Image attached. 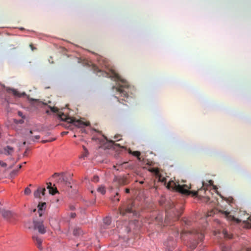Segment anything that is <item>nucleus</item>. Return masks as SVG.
I'll use <instances>...</instances> for the list:
<instances>
[{"mask_svg":"<svg viewBox=\"0 0 251 251\" xmlns=\"http://www.w3.org/2000/svg\"><path fill=\"white\" fill-rule=\"evenodd\" d=\"M49 115L53 114V116L57 118L61 121H64L69 124H72L78 128H83L86 126H89L90 124L89 122H84V118L71 116L68 114L63 113L61 111H46Z\"/></svg>","mask_w":251,"mask_h":251,"instance_id":"nucleus-1","label":"nucleus"},{"mask_svg":"<svg viewBox=\"0 0 251 251\" xmlns=\"http://www.w3.org/2000/svg\"><path fill=\"white\" fill-rule=\"evenodd\" d=\"M110 72V75L106 73V76L116 79L118 80L116 87V90L121 94V97L126 99V100L122 99L121 100L129 103L131 101L132 98L128 96L129 90L131 89L128 83L126 80L121 79L119 75L115 71L111 70Z\"/></svg>","mask_w":251,"mask_h":251,"instance_id":"nucleus-2","label":"nucleus"},{"mask_svg":"<svg viewBox=\"0 0 251 251\" xmlns=\"http://www.w3.org/2000/svg\"><path fill=\"white\" fill-rule=\"evenodd\" d=\"M167 187L169 189L172 188L177 192L186 195H189L191 194H192L194 196H197L198 195L197 191H188L187 189L182 188V187L181 186V185H180L179 184H176L173 181H170L168 183Z\"/></svg>","mask_w":251,"mask_h":251,"instance_id":"nucleus-3","label":"nucleus"},{"mask_svg":"<svg viewBox=\"0 0 251 251\" xmlns=\"http://www.w3.org/2000/svg\"><path fill=\"white\" fill-rule=\"evenodd\" d=\"M52 177H57L56 180V183L61 184H68V183L70 184V182L68 181V179L67 177L65 176V174L63 173L61 174H59L57 173H55L52 176Z\"/></svg>","mask_w":251,"mask_h":251,"instance_id":"nucleus-4","label":"nucleus"},{"mask_svg":"<svg viewBox=\"0 0 251 251\" xmlns=\"http://www.w3.org/2000/svg\"><path fill=\"white\" fill-rule=\"evenodd\" d=\"M2 217L10 222H13L15 220L16 214L10 211L3 210L1 211Z\"/></svg>","mask_w":251,"mask_h":251,"instance_id":"nucleus-5","label":"nucleus"},{"mask_svg":"<svg viewBox=\"0 0 251 251\" xmlns=\"http://www.w3.org/2000/svg\"><path fill=\"white\" fill-rule=\"evenodd\" d=\"M34 227L35 229H38V231L41 234H44L46 232V230L43 225V222L42 221H34Z\"/></svg>","mask_w":251,"mask_h":251,"instance_id":"nucleus-6","label":"nucleus"},{"mask_svg":"<svg viewBox=\"0 0 251 251\" xmlns=\"http://www.w3.org/2000/svg\"><path fill=\"white\" fill-rule=\"evenodd\" d=\"M173 212V216H169L168 213H167V215H166L165 217V221L166 222H167L170 219H172L173 221L177 220L179 217L180 216L181 214L182 213V210L181 211H176V212Z\"/></svg>","mask_w":251,"mask_h":251,"instance_id":"nucleus-7","label":"nucleus"},{"mask_svg":"<svg viewBox=\"0 0 251 251\" xmlns=\"http://www.w3.org/2000/svg\"><path fill=\"white\" fill-rule=\"evenodd\" d=\"M134 204L133 202L129 204L125 210L120 209V213L122 215H125L126 213L134 214L135 209L134 208Z\"/></svg>","mask_w":251,"mask_h":251,"instance_id":"nucleus-8","label":"nucleus"},{"mask_svg":"<svg viewBox=\"0 0 251 251\" xmlns=\"http://www.w3.org/2000/svg\"><path fill=\"white\" fill-rule=\"evenodd\" d=\"M13 121L14 124L12 125V128L17 132L20 131L22 129V127L19 126V125L24 123L23 120H17L16 119H14Z\"/></svg>","mask_w":251,"mask_h":251,"instance_id":"nucleus-9","label":"nucleus"},{"mask_svg":"<svg viewBox=\"0 0 251 251\" xmlns=\"http://www.w3.org/2000/svg\"><path fill=\"white\" fill-rule=\"evenodd\" d=\"M188 233L190 234H193L196 238H198L200 241H202L203 237V233H202L201 231L200 232L199 231H198L197 230H194L193 231H189Z\"/></svg>","mask_w":251,"mask_h":251,"instance_id":"nucleus-10","label":"nucleus"},{"mask_svg":"<svg viewBox=\"0 0 251 251\" xmlns=\"http://www.w3.org/2000/svg\"><path fill=\"white\" fill-rule=\"evenodd\" d=\"M6 91L8 93H12L14 96L17 97H21L22 96L25 95V93L24 92L21 94L18 91L14 89L7 88Z\"/></svg>","mask_w":251,"mask_h":251,"instance_id":"nucleus-11","label":"nucleus"},{"mask_svg":"<svg viewBox=\"0 0 251 251\" xmlns=\"http://www.w3.org/2000/svg\"><path fill=\"white\" fill-rule=\"evenodd\" d=\"M32 239H33L34 243L37 246V247L38 248V249H39L40 250H42V239L36 235L33 236Z\"/></svg>","mask_w":251,"mask_h":251,"instance_id":"nucleus-12","label":"nucleus"},{"mask_svg":"<svg viewBox=\"0 0 251 251\" xmlns=\"http://www.w3.org/2000/svg\"><path fill=\"white\" fill-rule=\"evenodd\" d=\"M165 245L167 247L166 251H172L174 248L175 242L171 240H169L165 243Z\"/></svg>","mask_w":251,"mask_h":251,"instance_id":"nucleus-13","label":"nucleus"},{"mask_svg":"<svg viewBox=\"0 0 251 251\" xmlns=\"http://www.w3.org/2000/svg\"><path fill=\"white\" fill-rule=\"evenodd\" d=\"M14 152V149L9 146H7L3 149V153L6 155H11Z\"/></svg>","mask_w":251,"mask_h":251,"instance_id":"nucleus-14","label":"nucleus"},{"mask_svg":"<svg viewBox=\"0 0 251 251\" xmlns=\"http://www.w3.org/2000/svg\"><path fill=\"white\" fill-rule=\"evenodd\" d=\"M32 100L34 101V103L36 104L37 105L40 106L41 108H45V106L47 105L46 103H45L37 99H32Z\"/></svg>","mask_w":251,"mask_h":251,"instance_id":"nucleus-15","label":"nucleus"},{"mask_svg":"<svg viewBox=\"0 0 251 251\" xmlns=\"http://www.w3.org/2000/svg\"><path fill=\"white\" fill-rule=\"evenodd\" d=\"M47 184L48 185L47 189H48L49 190V192L50 194H51V195H54L55 194L58 193V191L56 187L55 188V189H54L55 190V191L54 192L52 191V190H54V189H53V187L51 186L52 184L51 182H48V183H47Z\"/></svg>","mask_w":251,"mask_h":251,"instance_id":"nucleus-16","label":"nucleus"},{"mask_svg":"<svg viewBox=\"0 0 251 251\" xmlns=\"http://www.w3.org/2000/svg\"><path fill=\"white\" fill-rule=\"evenodd\" d=\"M118 182L120 185H125L128 183L129 181L126 177H122L118 179Z\"/></svg>","mask_w":251,"mask_h":251,"instance_id":"nucleus-17","label":"nucleus"},{"mask_svg":"<svg viewBox=\"0 0 251 251\" xmlns=\"http://www.w3.org/2000/svg\"><path fill=\"white\" fill-rule=\"evenodd\" d=\"M82 234L81 229L79 227H75L74 229L73 234L74 236H77Z\"/></svg>","mask_w":251,"mask_h":251,"instance_id":"nucleus-18","label":"nucleus"},{"mask_svg":"<svg viewBox=\"0 0 251 251\" xmlns=\"http://www.w3.org/2000/svg\"><path fill=\"white\" fill-rule=\"evenodd\" d=\"M221 212L224 214L226 218H227L228 220H232L234 219V218L230 215V213L227 211H221Z\"/></svg>","mask_w":251,"mask_h":251,"instance_id":"nucleus-19","label":"nucleus"},{"mask_svg":"<svg viewBox=\"0 0 251 251\" xmlns=\"http://www.w3.org/2000/svg\"><path fill=\"white\" fill-rule=\"evenodd\" d=\"M18 115L19 116L21 117L22 118L21 119H23L24 121V120H27L28 117L25 116V115L24 114V113L21 111H18Z\"/></svg>","mask_w":251,"mask_h":251,"instance_id":"nucleus-20","label":"nucleus"},{"mask_svg":"<svg viewBox=\"0 0 251 251\" xmlns=\"http://www.w3.org/2000/svg\"><path fill=\"white\" fill-rule=\"evenodd\" d=\"M41 192V188H38V189L34 192V195L35 198H40Z\"/></svg>","mask_w":251,"mask_h":251,"instance_id":"nucleus-21","label":"nucleus"},{"mask_svg":"<svg viewBox=\"0 0 251 251\" xmlns=\"http://www.w3.org/2000/svg\"><path fill=\"white\" fill-rule=\"evenodd\" d=\"M111 222V218L108 217H106L103 219L104 224L107 226L109 225L110 224Z\"/></svg>","mask_w":251,"mask_h":251,"instance_id":"nucleus-22","label":"nucleus"},{"mask_svg":"<svg viewBox=\"0 0 251 251\" xmlns=\"http://www.w3.org/2000/svg\"><path fill=\"white\" fill-rule=\"evenodd\" d=\"M98 192L100 193L102 195L104 194L105 193V189L104 186H101L99 187L97 189Z\"/></svg>","mask_w":251,"mask_h":251,"instance_id":"nucleus-23","label":"nucleus"},{"mask_svg":"<svg viewBox=\"0 0 251 251\" xmlns=\"http://www.w3.org/2000/svg\"><path fill=\"white\" fill-rule=\"evenodd\" d=\"M83 149L84 150V153L80 156V157H79L80 158H84L85 157H86L88 155V150L86 149V148L85 147H83Z\"/></svg>","mask_w":251,"mask_h":251,"instance_id":"nucleus-24","label":"nucleus"},{"mask_svg":"<svg viewBox=\"0 0 251 251\" xmlns=\"http://www.w3.org/2000/svg\"><path fill=\"white\" fill-rule=\"evenodd\" d=\"M105 139L108 142H109L112 146L114 147V148H115V146H118V147H121V146H120L119 144H115L113 140H108L106 138H105Z\"/></svg>","mask_w":251,"mask_h":251,"instance_id":"nucleus-25","label":"nucleus"},{"mask_svg":"<svg viewBox=\"0 0 251 251\" xmlns=\"http://www.w3.org/2000/svg\"><path fill=\"white\" fill-rule=\"evenodd\" d=\"M197 245V243L196 242V241H195V242H191L190 243L189 246L190 248H191L192 250H193V249H194L195 248H196Z\"/></svg>","mask_w":251,"mask_h":251,"instance_id":"nucleus-26","label":"nucleus"},{"mask_svg":"<svg viewBox=\"0 0 251 251\" xmlns=\"http://www.w3.org/2000/svg\"><path fill=\"white\" fill-rule=\"evenodd\" d=\"M222 251H232L229 247L226 246H223L222 247Z\"/></svg>","mask_w":251,"mask_h":251,"instance_id":"nucleus-27","label":"nucleus"},{"mask_svg":"<svg viewBox=\"0 0 251 251\" xmlns=\"http://www.w3.org/2000/svg\"><path fill=\"white\" fill-rule=\"evenodd\" d=\"M132 154L134 155V156H137L139 160H140V155L141 154L140 153V152L138 151H133Z\"/></svg>","mask_w":251,"mask_h":251,"instance_id":"nucleus-28","label":"nucleus"},{"mask_svg":"<svg viewBox=\"0 0 251 251\" xmlns=\"http://www.w3.org/2000/svg\"><path fill=\"white\" fill-rule=\"evenodd\" d=\"M223 233L224 234L225 237H226V238H228V239H230V238H232L231 235L229 234L228 233V232L226 231L225 230L223 231Z\"/></svg>","mask_w":251,"mask_h":251,"instance_id":"nucleus-29","label":"nucleus"},{"mask_svg":"<svg viewBox=\"0 0 251 251\" xmlns=\"http://www.w3.org/2000/svg\"><path fill=\"white\" fill-rule=\"evenodd\" d=\"M18 170H13L12 171L10 174V176L11 177H13L14 176L16 175L17 174V172H18Z\"/></svg>","mask_w":251,"mask_h":251,"instance_id":"nucleus-30","label":"nucleus"},{"mask_svg":"<svg viewBox=\"0 0 251 251\" xmlns=\"http://www.w3.org/2000/svg\"><path fill=\"white\" fill-rule=\"evenodd\" d=\"M31 192L30 189L27 187L25 189L24 193L25 195H28L31 193Z\"/></svg>","mask_w":251,"mask_h":251,"instance_id":"nucleus-31","label":"nucleus"},{"mask_svg":"<svg viewBox=\"0 0 251 251\" xmlns=\"http://www.w3.org/2000/svg\"><path fill=\"white\" fill-rule=\"evenodd\" d=\"M38 207L39 208L38 212L39 213V216H42V215L43 214V210H42V208L40 207V204H38Z\"/></svg>","mask_w":251,"mask_h":251,"instance_id":"nucleus-32","label":"nucleus"},{"mask_svg":"<svg viewBox=\"0 0 251 251\" xmlns=\"http://www.w3.org/2000/svg\"><path fill=\"white\" fill-rule=\"evenodd\" d=\"M182 222H183V223H184L185 225H189L190 223V221H189L187 219L183 220Z\"/></svg>","mask_w":251,"mask_h":251,"instance_id":"nucleus-33","label":"nucleus"},{"mask_svg":"<svg viewBox=\"0 0 251 251\" xmlns=\"http://www.w3.org/2000/svg\"><path fill=\"white\" fill-rule=\"evenodd\" d=\"M0 165L2 167H6L7 164L6 163L0 160Z\"/></svg>","mask_w":251,"mask_h":251,"instance_id":"nucleus-34","label":"nucleus"},{"mask_svg":"<svg viewBox=\"0 0 251 251\" xmlns=\"http://www.w3.org/2000/svg\"><path fill=\"white\" fill-rule=\"evenodd\" d=\"M181 186L182 187V188H183L184 189H187L188 191H190L189 190V189L190 188V187H189L188 185H181Z\"/></svg>","mask_w":251,"mask_h":251,"instance_id":"nucleus-35","label":"nucleus"},{"mask_svg":"<svg viewBox=\"0 0 251 251\" xmlns=\"http://www.w3.org/2000/svg\"><path fill=\"white\" fill-rule=\"evenodd\" d=\"M93 181L95 182H98L99 181V177L97 176H94L93 177Z\"/></svg>","mask_w":251,"mask_h":251,"instance_id":"nucleus-36","label":"nucleus"},{"mask_svg":"<svg viewBox=\"0 0 251 251\" xmlns=\"http://www.w3.org/2000/svg\"><path fill=\"white\" fill-rule=\"evenodd\" d=\"M159 180L161 182L166 183V179L165 177L161 178V177H159Z\"/></svg>","mask_w":251,"mask_h":251,"instance_id":"nucleus-37","label":"nucleus"},{"mask_svg":"<svg viewBox=\"0 0 251 251\" xmlns=\"http://www.w3.org/2000/svg\"><path fill=\"white\" fill-rule=\"evenodd\" d=\"M46 191V189L45 188H41V194H42V195H44Z\"/></svg>","mask_w":251,"mask_h":251,"instance_id":"nucleus-38","label":"nucleus"},{"mask_svg":"<svg viewBox=\"0 0 251 251\" xmlns=\"http://www.w3.org/2000/svg\"><path fill=\"white\" fill-rule=\"evenodd\" d=\"M39 204L40 205V207L42 208V210H43V208L46 205V202H43L42 203H39Z\"/></svg>","mask_w":251,"mask_h":251,"instance_id":"nucleus-39","label":"nucleus"},{"mask_svg":"<svg viewBox=\"0 0 251 251\" xmlns=\"http://www.w3.org/2000/svg\"><path fill=\"white\" fill-rule=\"evenodd\" d=\"M49 107L50 108V110H59L57 108H56V107H55L54 106L51 107L50 105L49 106Z\"/></svg>","mask_w":251,"mask_h":251,"instance_id":"nucleus-40","label":"nucleus"},{"mask_svg":"<svg viewBox=\"0 0 251 251\" xmlns=\"http://www.w3.org/2000/svg\"><path fill=\"white\" fill-rule=\"evenodd\" d=\"M27 153H28V149H27L25 150V151L24 152L23 156H27Z\"/></svg>","mask_w":251,"mask_h":251,"instance_id":"nucleus-41","label":"nucleus"},{"mask_svg":"<svg viewBox=\"0 0 251 251\" xmlns=\"http://www.w3.org/2000/svg\"><path fill=\"white\" fill-rule=\"evenodd\" d=\"M70 216L72 218H74L76 216V214L75 213H71Z\"/></svg>","mask_w":251,"mask_h":251,"instance_id":"nucleus-42","label":"nucleus"},{"mask_svg":"<svg viewBox=\"0 0 251 251\" xmlns=\"http://www.w3.org/2000/svg\"><path fill=\"white\" fill-rule=\"evenodd\" d=\"M29 46H30L31 49L32 50H34L36 49V48L33 47V45L32 44H30Z\"/></svg>","mask_w":251,"mask_h":251,"instance_id":"nucleus-43","label":"nucleus"},{"mask_svg":"<svg viewBox=\"0 0 251 251\" xmlns=\"http://www.w3.org/2000/svg\"><path fill=\"white\" fill-rule=\"evenodd\" d=\"M68 133V131H64V132H62L61 133V134L62 135H66V134H67Z\"/></svg>","mask_w":251,"mask_h":251,"instance_id":"nucleus-44","label":"nucleus"},{"mask_svg":"<svg viewBox=\"0 0 251 251\" xmlns=\"http://www.w3.org/2000/svg\"><path fill=\"white\" fill-rule=\"evenodd\" d=\"M125 192H126V193H129V192H130V190H129V189H128V188H126V190H125Z\"/></svg>","mask_w":251,"mask_h":251,"instance_id":"nucleus-45","label":"nucleus"},{"mask_svg":"<svg viewBox=\"0 0 251 251\" xmlns=\"http://www.w3.org/2000/svg\"><path fill=\"white\" fill-rule=\"evenodd\" d=\"M70 208V209L72 210H74L75 209V207L73 205L71 206Z\"/></svg>","mask_w":251,"mask_h":251,"instance_id":"nucleus-46","label":"nucleus"},{"mask_svg":"<svg viewBox=\"0 0 251 251\" xmlns=\"http://www.w3.org/2000/svg\"><path fill=\"white\" fill-rule=\"evenodd\" d=\"M34 138L35 139H39L40 138V136L39 135H36L35 136H34Z\"/></svg>","mask_w":251,"mask_h":251,"instance_id":"nucleus-47","label":"nucleus"},{"mask_svg":"<svg viewBox=\"0 0 251 251\" xmlns=\"http://www.w3.org/2000/svg\"><path fill=\"white\" fill-rule=\"evenodd\" d=\"M212 213H212V211H211V212H210L208 214V215H207V216H212Z\"/></svg>","mask_w":251,"mask_h":251,"instance_id":"nucleus-48","label":"nucleus"},{"mask_svg":"<svg viewBox=\"0 0 251 251\" xmlns=\"http://www.w3.org/2000/svg\"><path fill=\"white\" fill-rule=\"evenodd\" d=\"M187 232H183L182 233H181V238H183V235L185 233H186Z\"/></svg>","mask_w":251,"mask_h":251,"instance_id":"nucleus-49","label":"nucleus"},{"mask_svg":"<svg viewBox=\"0 0 251 251\" xmlns=\"http://www.w3.org/2000/svg\"><path fill=\"white\" fill-rule=\"evenodd\" d=\"M65 185L68 186V187H70V188H72V186L71 185V183L70 184H69L68 183V184H65Z\"/></svg>","mask_w":251,"mask_h":251,"instance_id":"nucleus-50","label":"nucleus"},{"mask_svg":"<svg viewBox=\"0 0 251 251\" xmlns=\"http://www.w3.org/2000/svg\"><path fill=\"white\" fill-rule=\"evenodd\" d=\"M119 136V135H115L114 137V139H117L118 137Z\"/></svg>","mask_w":251,"mask_h":251,"instance_id":"nucleus-51","label":"nucleus"},{"mask_svg":"<svg viewBox=\"0 0 251 251\" xmlns=\"http://www.w3.org/2000/svg\"><path fill=\"white\" fill-rule=\"evenodd\" d=\"M213 181H212V180H210L209 181V183H210V184L211 185H212V184H213Z\"/></svg>","mask_w":251,"mask_h":251,"instance_id":"nucleus-52","label":"nucleus"},{"mask_svg":"<svg viewBox=\"0 0 251 251\" xmlns=\"http://www.w3.org/2000/svg\"><path fill=\"white\" fill-rule=\"evenodd\" d=\"M67 128L70 129H72L71 126H68L67 127Z\"/></svg>","mask_w":251,"mask_h":251,"instance_id":"nucleus-53","label":"nucleus"},{"mask_svg":"<svg viewBox=\"0 0 251 251\" xmlns=\"http://www.w3.org/2000/svg\"><path fill=\"white\" fill-rule=\"evenodd\" d=\"M49 141H48V140H44V141H42V142L43 143H46V142H49Z\"/></svg>","mask_w":251,"mask_h":251,"instance_id":"nucleus-54","label":"nucleus"},{"mask_svg":"<svg viewBox=\"0 0 251 251\" xmlns=\"http://www.w3.org/2000/svg\"><path fill=\"white\" fill-rule=\"evenodd\" d=\"M13 167V165H12L9 166V169H11Z\"/></svg>","mask_w":251,"mask_h":251,"instance_id":"nucleus-55","label":"nucleus"},{"mask_svg":"<svg viewBox=\"0 0 251 251\" xmlns=\"http://www.w3.org/2000/svg\"><path fill=\"white\" fill-rule=\"evenodd\" d=\"M21 168H22V165H20L19 166V168H19V169H21Z\"/></svg>","mask_w":251,"mask_h":251,"instance_id":"nucleus-56","label":"nucleus"},{"mask_svg":"<svg viewBox=\"0 0 251 251\" xmlns=\"http://www.w3.org/2000/svg\"><path fill=\"white\" fill-rule=\"evenodd\" d=\"M247 251H251V249H248Z\"/></svg>","mask_w":251,"mask_h":251,"instance_id":"nucleus-57","label":"nucleus"},{"mask_svg":"<svg viewBox=\"0 0 251 251\" xmlns=\"http://www.w3.org/2000/svg\"><path fill=\"white\" fill-rule=\"evenodd\" d=\"M118 101H119L120 102H121L120 100H118ZM122 103H123V104H126V103H124L123 101H122Z\"/></svg>","mask_w":251,"mask_h":251,"instance_id":"nucleus-58","label":"nucleus"},{"mask_svg":"<svg viewBox=\"0 0 251 251\" xmlns=\"http://www.w3.org/2000/svg\"><path fill=\"white\" fill-rule=\"evenodd\" d=\"M25 144H26V142L25 141V142H23V145H25Z\"/></svg>","mask_w":251,"mask_h":251,"instance_id":"nucleus-59","label":"nucleus"},{"mask_svg":"<svg viewBox=\"0 0 251 251\" xmlns=\"http://www.w3.org/2000/svg\"><path fill=\"white\" fill-rule=\"evenodd\" d=\"M19 159H20V157H18V158H17V160H16V162H17V161H18Z\"/></svg>","mask_w":251,"mask_h":251,"instance_id":"nucleus-60","label":"nucleus"},{"mask_svg":"<svg viewBox=\"0 0 251 251\" xmlns=\"http://www.w3.org/2000/svg\"><path fill=\"white\" fill-rule=\"evenodd\" d=\"M29 133H30V134H32V133H33V132H32V130H30V131H29Z\"/></svg>","mask_w":251,"mask_h":251,"instance_id":"nucleus-61","label":"nucleus"},{"mask_svg":"<svg viewBox=\"0 0 251 251\" xmlns=\"http://www.w3.org/2000/svg\"><path fill=\"white\" fill-rule=\"evenodd\" d=\"M53 189H55V188H53ZM52 191L54 192L55 191V190H52Z\"/></svg>","mask_w":251,"mask_h":251,"instance_id":"nucleus-62","label":"nucleus"},{"mask_svg":"<svg viewBox=\"0 0 251 251\" xmlns=\"http://www.w3.org/2000/svg\"><path fill=\"white\" fill-rule=\"evenodd\" d=\"M118 195H119L118 193H117L116 194V196H118Z\"/></svg>","mask_w":251,"mask_h":251,"instance_id":"nucleus-63","label":"nucleus"},{"mask_svg":"<svg viewBox=\"0 0 251 251\" xmlns=\"http://www.w3.org/2000/svg\"><path fill=\"white\" fill-rule=\"evenodd\" d=\"M36 209H34V210H33V212L36 211Z\"/></svg>","mask_w":251,"mask_h":251,"instance_id":"nucleus-64","label":"nucleus"}]
</instances>
